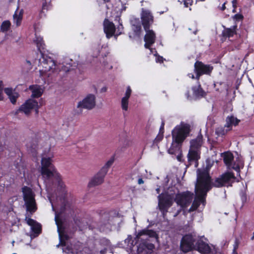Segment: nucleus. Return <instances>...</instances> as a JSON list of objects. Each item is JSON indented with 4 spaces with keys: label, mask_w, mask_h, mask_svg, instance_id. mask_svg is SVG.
I'll list each match as a JSON object with an SVG mask.
<instances>
[{
    "label": "nucleus",
    "mask_w": 254,
    "mask_h": 254,
    "mask_svg": "<svg viewBox=\"0 0 254 254\" xmlns=\"http://www.w3.org/2000/svg\"><path fill=\"white\" fill-rule=\"evenodd\" d=\"M48 198H49V200L50 202L52 204L53 210V211H55V208L54 207V205H53V202H52V200L51 198V196H48Z\"/></svg>",
    "instance_id": "nucleus-58"
},
{
    "label": "nucleus",
    "mask_w": 254,
    "mask_h": 254,
    "mask_svg": "<svg viewBox=\"0 0 254 254\" xmlns=\"http://www.w3.org/2000/svg\"><path fill=\"white\" fill-rule=\"evenodd\" d=\"M200 158V151L189 149L188 154V160L190 164L192 162L198 164V161Z\"/></svg>",
    "instance_id": "nucleus-21"
},
{
    "label": "nucleus",
    "mask_w": 254,
    "mask_h": 254,
    "mask_svg": "<svg viewBox=\"0 0 254 254\" xmlns=\"http://www.w3.org/2000/svg\"><path fill=\"white\" fill-rule=\"evenodd\" d=\"M10 26V22L9 21L6 20L3 21L0 26V30L2 32H6L9 30Z\"/></svg>",
    "instance_id": "nucleus-35"
},
{
    "label": "nucleus",
    "mask_w": 254,
    "mask_h": 254,
    "mask_svg": "<svg viewBox=\"0 0 254 254\" xmlns=\"http://www.w3.org/2000/svg\"><path fill=\"white\" fill-rule=\"evenodd\" d=\"M104 216V221L103 222V224L105 226L109 224V221L110 220V215L109 213L105 212L102 217Z\"/></svg>",
    "instance_id": "nucleus-40"
},
{
    "label": "nucleus",
    "mask_w": 254,
    "mask_h": 254,
    "mask_svg": "<svg viewBox=\"0 0 254 254\" xmlns=\"http://www.w3.org/2000/svg\"><path fill=\"white\" fill-rule=\"evenodd\" d=\"M105 174L103 172L100 170L90 180L88 184V187H93L101 185L104 182Z\"/></svg>",
    "instance_id": "nucleus-18"
},
{
    "label": "nucleus",
    "mask_w": 254,
    "mask_h": 254,
    "mask_svg": "<svg viewBox=\"0 0 254 254\" xmlns=\"http://www.w3.org/2000/svg\"><path fill=\"white\" fill-rule=\"evenodd\" d=\"M30 89L32 90L31 97L33 98H38L42 94V89L39 86L33 85L30 87Z\"/></svg>",
    "instance_id": "nucleus-29"
},
{
    "label": "nucleus",
    "mask_w": 254,
    "mask_h": 254,
    "mask_svg": "<svg viewBox=\"0 0 254 254\" xmlns=\"http://www.w3.org/2000/svg\"><path fill=\"white\" fill-rule=\"evenodd\" d=\"M237 7H235V8H233V10H232V12L233 13H235L236 12V8H237Z\"/></svg>",
    "instance_id": "nucleus-62"
},
{
    "label": "nucleus",
    "mask_w": 254,
    "mask_h": 254,
    "mask_svg": "<svg viewBox=\"0 0 254 254\" xmlns=\"http://www.w3.org/2000/svg\"><path fill=\"white\" fill-rule=\"evenodd\" d=\"M35 41L37 44V46L38 47V50L40 51L41 47H42L43 39L41 37H37Z\"/></svg>",
    "instance_id": "nucleus-42"
},
{
    "label": "nucleus",
    "mask_w": 254,
    "mask_h": 254,
    "mask_svg": "<svg viewBox=\"0 0 254 254\" xmlns=\"http://www.w3.org/2000/svg\"><path fill=\"white\" fill-rule=\"evenodd\" d=\"M114 156H112L109 160H108L105 165L101 169V171L105 174H106L108 171L109 168L113 164L114 162Z\"/></svg>",
    "instance_id": "nucleus-31"
},
{
    "label": "nucleus",
    "mask_w": 254,
    "mask_h": 254,
    "mask_svg": "<svg viewBox=\"0 0 254 254\" xmlns=\"http://www.w3.org/2000/svg\"><path fill=\"white\" fill-rule=\"evenodd\" d=\"M77 250L75 248H71L68 246L63 248V252L67 254L71 253V254H78V252H76Z\"/></svg>",
    "instance_id": "nucleus-36"
},
{
    "label": "nucleus",
    "mask_w": 254,
    "mask_h": 254,
    "mask_svg": "<svg viewBox=\"0 0 254 254\" xmlns=\"http://www.w3.org/2000/svg\"><path fill=\"white\" fill-rule=\"evenodd\" d=\"M40 62L44 68L43 70H44L45 72L50 71L52 69L53 66L55 65L54 61L50 58L45 59L43 58L42 61L40 60Z\"/></svg>",
    "instance_id": "nucleus-25"
},
{
    "label": "nucleus",
    "mask_w": 254,
    "mask_h": 254,
    "mask_svg": "<svg viewBox=\"0 0 254 254\" xmlns=\"http://www.w3.org/2000/svg\"><path fill=\"white\" fill-rule=\"evenodd\" d=\"M27 223L31 226V229L33 234H31V237H36L41 232V225L33 219L28 218L27 220Z\"/></svg>",
    "instance_id": "nucleus-19"
},
{
    "label": "nucleus",
    "mask_w": 254,
    "mask_h": 254,
    "mask_svg": "<svg viewBox=\"0 0 254 254\" xmlns=\"http://www.w3.org/2000/svg\"><path fill=\"white\" fill-rule=\"evenodd\" d=\"M110 2V0H101L100 1V3L101 4L106 3V2Z\"/></svg>",
    "instance_id": "nucleus-55"
},
{
    "label": "nucleus",
    "mask_w": 254,
    "mask_h": 254,
    "mask_svg": "<svg viewBox=\"0 0 254 254\" xmlns=\"http://www.w3.org/2000/svg\"><path fill=\"white\" fill-rule=\"evenodd\" d=\"M23 71L24 72H28L32 69L31 63L29 61L26 60L22 65Z\"/></svg>",
    "instance_id": "nucleus-33"
},
{
    "label": "nucleus",
    "mask_w": 254,
    "mask_h": 254,
    "mask_svg": "<svg viewBox=\"0 0 254 254\" xmlns=\"http://www.w3.org/2000/svg\"><path fill=\"white\" fill-rule=\"evenodd\" d=\"M195 246L194 250L201 254H210L211 252V249L208 244L201 238L197 239Z\"/></svg>",
    "instance_id": "nucleus-14"
},
{
    "label": "nucleus",
    "mask_w": 254,
    "mask_h": 254,
    "mask_svg": "<svg viewBox=\"0 0 254 254\" xmlns=\"http://www.w3.org/2000/svg\"><path fill=\"white\" fill-rule=\"evenodd\" d=\"M239 240L238 238H236L235 240L234 244L233 245V250L234 252H236V250H237L239 245Z\"/></svg>",
    "instance_id": "nucleus-48"
},
{
    "label": "nucleus",
    "mask_w": 254,
    "mask_h": 254,
    "mask_svg": "<svg viewBox=\"0 0 254 254\" xmlns=\"http://www.w3.org/2000/svg\"><path fill=\"white\" fill-rule=\"evenodd\" d=\"M106 253H107V249L106 248H104V249L101 250L100 251V253L101 254H105Z\"/></svg>",
    "instance_id": "nucleus-57"
},
{
    "label": "nucleus",
    "mask_w": 254,
    "mask_h": 254,
    "mask_svg": "<svg viewBox=\"0 0 254 254\" xmlns=\"http://www.w3.org/2000/svg\"><path fill=\"white\" fill-rule=\"evenodd\" d=\"M39 106L37 101L33 99H29L22 105L20 107L19 111L24 113L26 115H28L32 109H35L36 114H38Z\"/></svg>",
    "instance_id": "nucleus-13"
},
{
    "label": "nucleus",
    "mask_w": 254,
    "mask_h": 254,
    "mask_svg": "<svg viewBox=\"0 0 254 254\" xmlns=\"http://www.w3.org/2000/svg\"><path fill=\"white\" fill-rule=\"evenodd\" d=\"M143 183H144V181L143 180V179L142 178H139L138 180V184L139 185H141V184H142Z\"/></svg>",
    "instance_id": "nucleus-59"
},
{
    "label": "nucleus",
    "mask_w": 254,
    "mask_h": 254,
    "mask_svg": "<svg viewBox=\"0 0 254 254\" xmlns=\"http://www.w3.org/2000/svg\"><path fill=\"white\" fill-rule=\"evenodd\" d=\"M94 48L95 49V50L94 51V56L97 57L101 53L100 49L101 50L103 49H106V47L104 46V45L101 46L100 44H98L97 45H95Z\"/></svg>",
    "instance_id": "nucleus-34"
},
{
    "label": "nucleus",
    "mask_w": 254,
    "mask_h": 254,
    "mask_svg": "<svg viewBox=\"0 0 254 254\" xmlns=\"http://www.w3.org/2000/svg\"><path fill=\"white\" fill-rule=\"evenodd\" d=\"M156 191L157 192V193L159 194L160 193V188H157L156 189Z\"/></svg>",
    "instance_id": "nucleus-61"
},
{
    "label": "nucleus",
    "mask_w": 254,
    "mask_h": 254,
    "mask_svg": "<svg viewBox=\"0 0 254 254\" xmlns=\"http://www.w3.org/2000/svg\"><path fill=\"white\" fill-rule=\"evenodd\" d=\"M95 96L93 94H88L82 102H80V108L88 110L92 109L95 106Z\"/></svg>",
    "instance_id": "nucleus-17"
},
{
    "label": "nucleus",
    "mask_w": 254,
    "mask_h": 254,
    "mask_svg": "<svg viewBox=\"0 0 254 254\" xmlns=\"http://www.w3.org/2000/svg\"><path fill=\"white\" fill-rule=\"evenodd\" d=\"M117 29H118V30H117V33L115 35V38L116 39H117L118 36L120 35H121L122 34V31H123V30L124 29L123 25L122 24H121L120 26H119L117 28Z\"/></svg>",
    "instance_id": "nucleus-43"
},
{
    "label": "nucleus",
    "mask_w": 254,
    "mask_h": 254,
    "mask_svg": "<svg viewBox=\"0 0 254 254\" xmlns=\"http://www.w3.org/2000/svg\"><path fill=\"white\" fill-rule=\"evenodd\" d=\"M230 168H231L233 170H235L236 172H237L239 173L240 172V168L239 165L238 164H236L235 163H234V164L232 163V165L230 167Z\"/></svg>",
    "instance_id": "nucleus-47"
},
{
    "label": "nucleus",
    "mask_w": 254,
    "mask_h": 254,
    "mask_svg": "<svg viewBox=\"0 0 254 254\" xmlns=\"http://www.w3.org/2000/svg\"><path fill=\"white\" fill-rule=\"evenodd\" d=\"M188 75L190 78L192 79H195V76H194L193 73H189Z\"/></svg>",
    "instance_id": "nucleus-60"
},
{
    "label": "nucleus",
    "mask_w": 254,
    "mask_h": 254,
    "mask_svg": "<svg viewBox=\"0 0 254 254\" xmlns=\"http://www.w3.org/2000/svg\"><path fill=\"white\" fill-rule=\"evenodd\" d=\"M226 124L225 127L228 128V130L232 129V125L237 126L240 122V120L237 118L234 117L233 116H228L226 119Z\"/></svg>",
    "instance_id": "nucleus-28"
},
{
    "label": "nucleus",
    "mask_w": 254,
    "mask_h": 254,
    "mask_svg": "<svg viewBox=\"0 0 254 254\" xmlns=\"http://www.w3.org/2000/svg\"><path fill=\"white\" fill-rule=\"evenodd\" d=\"M128 98L123 97L122 99L121 104L122 108L123 110L127 111L128 109Z\"/></svg>",
    "instance_id": "nucleus-37"
},
{
    "label": "nucleus",
    "mask_w": 254,
    "mask_h": 254,
    "mask_svg": "<svg viewBox=\"0 0 254 254\" xmlns=\"http://www.w3.org/2000/svg\"><path fill=\"white\" fill-rule=\"evenodd\" d=\"M198 196V195L196 194V196L192 202L191 206L189 210L190 212L196 210L199 206L200 203H202L203 204L205 203L206 198L202 197V198H200V197Z\"/></svg>",
    "instance_id": "nucleus-24"
},
{
    "label": "nucleus",
    "mask_w": 254,
    "mask_h": 254,
    "mask_svg": "<svg viewBox=\"0 0 254 254\" xmlns=\"http://www.w3.org/2000/svg\"><path fill=\"white\" fill-rule=\"evenodd\" d=\"M81 253L82 254H94L92 249L86 247L83 248L82 250L80 251Z\"/></svg>",
    "instance_id": "nucleus-39"
},
{
    "label": "nucleus",
    "mask_w": 254,
    "mask_h": 254,
    "mask_svg": "<svg viewBox=\"0 0 254 254\" xmlns=\"http://www.w3.org/2000/svg\"><path fill=\"white\" fill-rule=\"evenodd\" d=\"M41 174L43 176L49 181L53 178L58 183V185L62 187V183L60 180V175L52 164L51 159L50 157H43L41 160Z\"/></svg>",
    "instance_id": "nucleus-4"
},
{
    "label": "nucleus",
    "mask_w": 254,
    "mask_h": 254,
    "mask_svg": "<svg viewBox=\"0 0 254 254\" xmlns=\"http://www.w3.org/2000/svg\"><path fill=\"white\" fill-rule=\"evenodd\" d=\"M156 61L157 63H162L164 61V58L162 56L157 55L156 56Z\"/></svg>",
    "instance_id": "nucleus-51"
},
{
    "label": "nucleus",
    "mask_w": 254,
    "mask_h": 254,
    "mask_svg": "<svg viewBox=\"0 0 254 254\" xmlns=\"http://www.w3.org/2000/svg\"><path fill=\"white\" fill-rule=\"evenodd\" d=\"M236 179L233 172L227 171L216 178L214 181L212 182V185L215 188H221L224 186L232 187Z\"/></svg>",
    "instance_id": "nucleus-5"
},
{
    "label": "nucleus",
    "mask_w": 254,
    "mask_h": 254,
    "mask_svg": "<svg viewBox=\"0 0 254 254\" xmlns=\"http://www.w3.org/2000/svg\"><path fill=\"white\" fill-rule=\"evenodd\" d=\"M23 199L25 201L26 210L32 213L37 209L35 194L29 188L25 187L23 189Z\"/></svg>",
    "instance_id": "nucleus-6"
},
{
    "label": "nucleus",
    "mask_w": 254,
    "mask_h": 254,
    "mask_svg": "<svg viewBox=\"0 0 254 254\" xmlns=\"http://www.w3.org/2000/svg\"><path fill=\"white\" fill-rule=\"evenodd\" d=\"M104 32L108 39H110L113 36H115L116 28L113 22L108 19L105 18L103 22Z\"/></svg>",
    "instance_id": "nucleus-15"
},
{
    "label": "nucleus",
    "mask_w": 254,
    "mask_h": 254,
    "mask_svg": "<svg viewBox=\"0 0 254 254\" xmlns=\"http://www.w3.org/2000/svg\"><path fill=\"white\" fill-rule=\"evenodd\" d=\"M131 91L130 87L128 86L127 88L125 96L124 97L129 99L131 94Z\"/></svg>",
    "instance_id": "nucleus-46"
},
{
    "label": "nucleus",
    "mask_w": 254,
    "mask_h": 254,
    "mask_svg": "<svg viewBox=\"0 0 254 254\" xmlns=\"http://www.w3.org/2000/svg\"><path fill=\"white\" fill-rule=\"evenodd\" d=\"M233 254H238L237 250H236V252L235 253L234 250H233Z\"/></svg>",
    "instance_id": "nucleus-64"
},
{
    "label": "nucleus",
    "mask_w": 254,
    "mask_h": 254,
    "mask_svg": "<svg viewBox=\"0 0 254 254\" xmlns=\"http://www.w3.org/2000/svg\"><path fill=\"white\" fill-rule=\"evenodd\" d=\"M18 97V94L16 93H13L11 96H10L9 98L12 104H15L16 101V99Z\"/></svg>",
    "instance_id": "nucleus-45"
},
{
    "label": "nucleus",
    "mask_w": 254,
    "mask_h": 254,
    "mask_svg": "<svg viewBox=\"0 0 254 254\" xmlns=\"http://www.w3.org/2000/svg\"><path fill=\"white\" fill-rule=\"evenodd\" d=\"M163 138V134L159 133L156 138L154 140V143H158L161 141Z\"/></svg>",
    "instance_id": "nucleus-44"
},
{
    "label": "nucleus",
    "mask_w": 254,
    "mask_h": 254,
    "mask_svg": "<svg viewBox=\"0 0 254 254\" xmlns=\"http://www.w3.org/2000/svg\"><path fill=\"white\" fill-rule=\"evenodd\" d=\"M227 1H226L225 2H224V3L222 4V6L221 7H219V9L221 10V11H224L225 9H226V4L227 3Z\"/></svg>",
    "instance_id": "nucleus-53"
},
{
    "label": "nucleus",
    "mask_w": 254,
    "mask_h": 254,
    "mask_svg": "<svg viewBox=\"0 0 254 254\" xmlns=\"http://www.w3.org/2000/svg\"><path fill=\"white\" fill-rule=\"evenodd\" d=\"M251 239L252 240H254V232L253 233V234L252 237H251Z\"/></svg>",
    "instance_id": "nucleus-63"
},
{
    "label": "nucleus",
    "mask_w": 254,
    "mask_h": 254,
    "mask_svg": "<svg viewBox=\"0 0 254 254\" xmlns=\"http://www.w3.org/2000/svg\"><path fill=\"white\" fill-rule=\"evenodd\" d=\"M213 69V66L209 64H205L201 61H196L194 64V71L196 74L195 79L199 80L201 75H210Z\"/></svg>",
    "instance_id": "nucleus-10"
},
{
    "label": "nucleus",
    "mask_w": 254,
    "mask_h": 254,
    "mask_svg": "<svg viewBox=\"0 0 254 254\" xmlns=\"http://www.w3.org/2000/svg\"><path fill=\"white\" fill-rule=\"evenodd\" d=\"M2 82L0 81V100L2 99Z\"/></svg>",
    "instance_id": "nucleus-52"
},
{
    "label": "nucleus",
    "mask_w": 254,
    "mask_h": 254,
    "mask_svg": "<svg viewBox=\"0 0 254 254\" xmlns=\"http://www.w3.org/2000/svg\"><path fill=\"white\" fill-rule=\"evenodd\" d=\"M226 127H219L215 129V133L219 136H223L225 135L227 131L229 130L228 129H225Z\"/></svg>",
    "instance_id": "nucleus-32"
},
{
    "label": "nucleus",
    "mask_w": 254,
    "mask_h": 254,
    "mask_svg": "<svg viewBox=\"0 0 254 254\" xmlns=\"http://www.w3.org/2000/svg\"><path fill=\"white\" fill-rule=\"evenodd\" d=\"M158 198L159 209L164 215L172 205L173 203V198L168 193H161L158 196Z\"/></svg>",
    "instance_id": "nucleus-8"
},
{
    "label": "nucleus",
    "mask_w": 254,
    "mask_h": 254,
    "mask_svg": "<svg viewBox=\"0 0 254 254\" xmlns=\"http://www.w3.org/2000/svg\"><path fill=\"white\" fill-rule=\"evenodd\" d=\"M213 187L211 182V177L206 171L199 172L197 175V183L195 185L196 194L199 197H206L207 192Z\"/></svg>",
    "instance_id": "nucleus-3"
},
{
    "label": "nucleus",
    "mask_w": 254,
    "mask_h": 254,
    "mask_svg": "<svg viewBox=\"0 0 254 254\" xmlns=\"http://www.w3.org/2000/svg\"><path fill=\"white\" fill-rule=\"evenodd\" d=\"M141 19L144 30L150 29L154 22V17L151 11L144 8L141 9Z\"/></svg>",
    "instance_id": "nucleus-12"
},
{
    "label": "nucleus",
    "mask_w": 254,
    "mask_h": 254,
    "mask_svg": "<svg viewBox=\"0 0 254 254\" xmlns=\"http://www.w3.org/2000/svg\"><path fill=\"white\" fill-rule=\"evenodd\" d=\"M4 92L9 96V97L13 94L12 92V90L11 88H5Z\"/></svg>",
    "instance_id": "nucleus-49"
},
{
    "label": "nucleus",
    "mask_w": 254,
    "mask_h": 254,
    "mask_svg": "<svg viewBox=\"0 0 254 254\" xmlns=\"http://www.w3.org/2000/svg\"><path fill=\"white\" fill-rule=\"evenodd\" d=\"M196 240V237L191 234L185 235L181 241V250L185 253L194 250Z\"/></svg>",
    "instance_id": "nucleus-7"
},
{
    "label": "nucleus",
    "mask_w": 254,
    "mask_h": 254,
    "mask_svg": "<svg viewBox=\"0 0 254 254\" xmlns=\"http://www.w3.org/2000/svg\"><path fill=\"white\" fill-rule=\"evenodd\" d=\"M191 131L190 124L181 122L179 125L176 126L172 131V143L168 149L169 153L175 154L177 150L181 147L184 141Z\"/></svg>",
    "instance_id": "nucleus-1"
},
{
    "label": "nucleus",
    "mask_w": 254,
    "mask_h": 254,
    "mask_svg": "<svg viewBox=\"0 0 254 254\" xmlns=\"http://www.w3.org/2000/svg\"><path fill=\"white\" fill-rule=\"evenodd\" d=\"M27 149L32 155L36 156L38 149V140L36 138L32 139L28 141L26 144Z\"/></svg>",
    "instance_id": "nucleus-23"
},
{
    "label": "nucleus",
    "mask_w": 254,
    "mask_h": 254,
    "mask_svg": "<svg viewBox=\"0 0 254 254\" xmlns=\"http://www.w3.org/2000/svg\"><path fill=\"white\" fill-rule=\"evenodd\" d=\"M107 87L104 86V87H102V88L101 89L100 92H101V93L105 92H106V91H107Z\"/></svg>",
    "instance_id": "nucleus-56"
},
{
    "label": "nucleus",
    "mask_w": 254,
    "mask_h": 254,
    "mask_svg": "<svg viewBox=\"0 0 254 254\" xmlns=\"http://www.w3.org/2000/svg\"><path fill=\"white\" fill-rule=\"evenodd\" d=\"M131 23L132 29L134 34L137 36H139L141 31V26L139 18H135L132 20Z\"/></svg>",
    "instance_id": "nucleus-27"
},
{
    "label": "nucleus",
    "mask_w": 254,
    "mask_h": 254,
    "mask_svg": "<svg viewBox=\"0 0 254 254\" xmlns=\"http://www.w3.org/2000/svg\"><path fill=\"white\" fill-rule=\"evenodd\" d=\"M55 221L58 227V232L59 235L60 244L57 245L59 247L60 245L62 246H66V241L69 239L68 235L66 234L65 228L64 226V223L62 220L60 218L57 212H55Z\"/></svg>",
    "instance_id": "nucleus-9"
},
{
    "label": "nucleus",
    "mask_w": 254,
    "mask_h": 254,
    "mask_svg": "<svg viewBox=\"0 0 254 254\" xmlns=\"http://www.w3.org/2000/svg\"><path fill=\"white\" fill-rule=\"evenodd\" d=\"M222 156L223 158L224 163L228 168H230L234 160L233 154L230 151H227L222 153Z\"/></svg>",
    "instance_id": "nucleus-26"
},
{
    "label": "nucleus",
    "mask_w": 254,
    "mask_h": 254,
    "mask_svg": "<svg viewBox=\"0 0 254 254\" xmlns=\"http://www.w3.org/2000/svg\"><path fill=\"white\" fill-rule=\"evenodd\" d=\"M145 31L146 33L144 38L145 41L144 47L146 49L151 50V46L155 42L156 40L155 33L152 30H150V29Z\"/></svg>",
    "instance_id": "nucleus-16"
},
{
    "label": "nucleus",
    "mask_w": 254,
    "mask_h": 254,
    "mask_svg": "<svg viewBox=\"0 0 254 254\" xmlns=\"http://www.w3.org/2000/svg\"><path fill=\"white\" fill-rule=\"evenodd\" d=\"M203 143V136L200 133L197 137L190 141V149L200 151L201 147Z\"/></svg>",
    "instance_id": "nucleus-20"
},
{
    "label": "nucleus",
    "mask_w": 254,
    "mask_h": 254,
    "mask_svg": "<svg viewBox=\"0 0 254 254\" xmlns=\"http://www.w3.org/2000/svg\"><path fill=\"white\" fill-rule=\"evenodd\" d=\"M164 126H165V122L164 121H162L161 125V126L160 127L159 132V133H162V134L164 133Z\"/></svg>",
    "instance_id": "nucleus-50"
},
{
    "label": "nucleus",
    "mask_w": 254,
    "mask_h": 254,
    "mask_svg": "<svg viewBox=\"0 0 254 254\" xmlns=\"http://www.w3.org/2000/svg\"><path fill=\"white\" fill-rule=\"evenodd\" d=\"M232 18L236 21H240L243 20L244 16L241 13H237L233 16Z\"/></svg>",
    "instance_id": "nucleus-41"
},
{
    "label": "nucleus",
    "mask_w": 254,
    "mask_h": 254,
    "mask_svg": "<svg viewBox=\"0 0 254 254\" xmlns=\"http://www.w3.org/2000/svg\"><path fill=\"white\" fill-rule=\"evenodd\" d=\"M143 236H146L149 238H158V235L155 231L145 228L138 231L135 238L136 241H139L140 240L141 241L137 247L138 254H150L155 248L154 245L151 243L148 238L143 239L141 238Z\"/></svg>",
    "instance_id": "nucleus-2"
},
{
    "label": "nucleus",
    "mask_w": 254,
    "mask_h": 254,
    "mask_svg": "<svg viewBox=\"0 0 254 254\" xmlns=\"http://www.w3.org/2000/svg\"><path fill=\"white\" fill-rule=\"evenodd\" d=\"M224 29L222 32V36L225 39L233 37L237 33V25L236 24L231 28H226L224 26Z\"/></svg>",
    "instance_id": "nucleus-22"
},
{
    "label": "nucleus",
    "mask_w": 254,
    "mask_h": 254,
    "mask_svg": "<svg viewBox=\"0 0 254 254\" xmlns=\"http://www.w3.org/2000/svg\"><path fill=\"white\" fill-rule=\"evenodd\" d=\"M17 10L16 11L15 13L13 15V20L14 22L16 23V26H18L20 25L22 18V15H23V10L21 9L18 14L17 13Z\"/></svg>",
    "instance_id": "nucleus-30"
},
{
    "label": "nucleus",
    "mask_w": 254,
    "mask_h": 254,
    "mask_svg": "<svg viewBox=\"0 0 254 254\" xmlns=\"http://www.w3.org/2000/svg\"><path fill=\"white\" fill-rule=\"evenodd\" d=\"M193 198V193L187 191L176 195L175 202L183 208L188 207L191 202Z\"/></svg>",
    "instance_id": "nucleus-11"
},
{
    "label": "nucleus",
    "mask_w": 254,
    "mask_h": 254,
    "mask_svg": "<svg viewBox=\"0 0 254 254\" xmlns=\"http://www.w3.org/2000/svg\"><path fill=\"white\" fill-rule=\"evenodd\" d=\"M192 90L193 91V92L195 95H201L202 96V94L204 92L203 89L200 86V85H199L198 88H196V87H193L192 88Z\"/></svg>",
    "instance_id": "nucleus-38"
},
{
    "label": "nucleus",
    "mask_w": 254,
    "mask_h": 254,
    "mask_svg": "<svg viewBox=\"0 0 254 254\" xmlns=\"http://www.w3.org/2000/svg\"><path fill=\"white\" fill-rule=\"evenodd\" d=\"M232 3L233 8H235V7H237V0H232Z\"/></svg>",
    "instance_id": "nucleus-54"
}]
</instances>
